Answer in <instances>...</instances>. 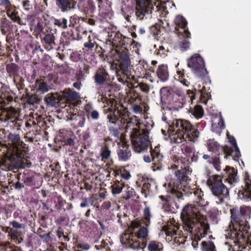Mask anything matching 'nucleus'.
<instances>
[{"label": "nucleus", "instance_id": "obj_27", "mask_svg": "<svg viewBox=\"0 0 251 251\" xmlns=\"http://www.w3.org/2000/svg\"><path fill=\"white\" fill-rule=\"evenodd\" d=\"M62 36L68 40L66 41L67 44H69L70 41L81 40V37H79L78 33L77 26L69 27L62 32Z\"/></svg>", "mask_w": 251, "mask_h": 251}, {"label": "nucleus", "instance_id": "obj_13", "mask_svg": "<svg viewBox=\"0 0 251 251\" xmlns=\"http://www.w3.org/2000/svg\"><path fill=\"white\" fill-rule=\"evenodd\" d=\"M207 183L212 194L217 197L221 202H223L224 199L229 196L228 189L223 183L221 176L214 175L210 176Z\"/></svg>", "mask_w": 251, "mask_h": 251}, {"label": "nucleus", "instance_id": "obj_53", "mask_svg": "<svg viewBox=\"0 0 251 251\" xmlns=\"http://www.w3.org/2000/svg\"><path fill=\"white\" fill-rule=\"evenodd\" d=\"M53 24L59 28L66 29L67 28L68 20L65 18L54 19Z\"/></svg>", "mask_w": 251, "mask_h": 251}, {"label": "nucleus", "instance_id": "obj_40", "mask_svg": "<svg viewBox=\"0 0 251 251\" xmlns=\"http://www.w3.org/2000/svg\"><path fill=\"white\" fill-rule=\"evenodd\" d=\"M163 25L164 23L163 21L159 20V25L155 24L154 25L151 26L150 28V31L151 33L152 34L153 36H154L155 38H157V40H158V38H160L161 35V31L160 26H161L163 27V28H165Z\"/></svg>", "mask_w": 251, "mask_h": 251}, {"label": "nucleus", "instance_id": "obj_45", "mask_svg": "<svg viewBox=\"0 0 251 251\" xmlns=\"http://www.w3.org/2000/svg\"><path fill=\"white\" fill-rule=\"evenodd\" d=\"M87 117L88 118H91L94 120H97L100 118V114L96 110H94L93 107L89 105H87L85 107Z\"/></svg>", "mask_w": 251, "mask_h": 251}, {"label": "nucleus", "instance_id": "obj_12", "mask_svg": "<svg viewBox=\"0 0 251 251\" xmlns=\"http://www.w3.org/2000/svg\"><path fill=\"white\" fill-rule=\"evenodd\" d=\"M34 32L40 36L43 46L46 50H50L56 48L55 38L51 32V29L46 27L43 22H39L37 23Z\"/></svg>", "mask_w": 251, "mask_h": 251}, {"label": "nucleus", "instance_id": "obj_28", "mask_svg": "<svg viewBox=\"0 0 251 251\" xmlns=\"http://www.w3.org/2000/svg\"><path fill=\"white\" fill-rule=\"evenodd\" d=\"M227 138L229 142L232 146V148L228 147V148L232 151L231 154H229V156L232 157V159L235 161H238L239 157L241 156V153L239 149L237 146L235 138L227 133Z\"/></svg>", "mask_w": 251, "mask_h": 251}, {"label": "nucleus", "instance_id": "obj_43", "mask_svg": "<svg viewBox=\"0 0 251 251\" xmlns=\"http://www.w3.org/2000/svg\"><path fill=\"white\" fill-rule=\"evenodd\" d=\"M25 99L26 102L29 104H34L39 103L42 100V97L39 96L38 93L34 94H26Z\"/></svg>", "mask_w": 251, "mask_h": 251}, {"label": "nucleus", "instance_id": "obj_5", "mask_svg": "<svg viewBox=\"0 0 251 251\" xmlns=\"http://www.w3.org/2000/svg\"><path fill=\"white\" fill-rule=\"evenodd\" d=\"M106 92L102 93L101 96V100L103 103H106L107 106L104 105V111L106 115L107 118L109 122L122 125L126 124V129L128 127V123L131 121L133 117L129 118L128 111H121L118 109L117 104V101L111 98H108L106 96Z\"/></svg>", "mask_w": 251, "mask_h": 251}, {"label": "nucleus", "instance_id": "obj_49", "mask_svg": "<svg viewBox=\"0 0 251 251\" xmlns=\"http://www.w3.org/2000/svg\"><path fill=\"white\" fill-rule=\"evenodd\" d=\"M22 181L28 186H32L35 184V177L34 176L26 175L22 174Z\"/></svg>", "mask_w": 251, "mask_h": 251}, {"label": "nucleus", "instance_id": "obj_37", "mask_svg": "<svg viewBox=\"0 0 251 251\" xmlns=\"http://www.w3.org/2000/svg\"><path fill=\"white\" fill-rule=\"evenodd\" d=\"M202 158L207 160V162L209 164H213L214 167L217 171L221 170L220 158L217 156H212L211 157L208 154H204L202 156Z\"/></svg>", "mask_w": 251, "mask_h": 251}, {"label": "nucleus", "instance_id": "obj_58", "mask_svg": "<svg viewBox=\"0 0 251 251\" xmlns=\"http://www.w3.org/2000/svg\"><path fill=\"white\" fill-rule=\"evenodd\" d=\"M181 149L182 152L187 156H190L195 150L194 147L185 144L181 146Z\"/></svg>", "mask_w": 251, "mask_h": 251}, {"label": "nucleus", "instance_id": "obj_24", "mask_svg": "<svg viewBox=\"0 0 251 251\" xmlns=\"http://www.w3.org/2000/svg\"><path fill=\"white\" fill-rule=\"evenodd\" d=\"M69 119L71 122V126L75 128L83 127L86 121L85 114L82 111L71 113Z\"/></svg>", "mask_w": 251, "mask_h": 251}, {"label": "nucleus", "instance_id": "obj_14", "mask_svg": "<svg viewBox=\"0 0 251 251\" xmlns=\"http://www.w3.org/2000/svg\"><path fill=\"white\" fill-rule=\"evenodd\" d=\"M187 61L188 67L197 77L203 78L207 75L204 60L199 54L192 55Z\"/></svg>", "mask_w": 251, "mask_h": 251}, {"label": "nucleus", "instance_id": "obj_11", "mask_svg": "<svg viewBox=\"0 0 251 251\" xmlns=\"http://www.w3.org/2000/svg\"><path fill=\"white\" fill-rule=\"evenodd\" d=\"M5 142L9 146L7 151L11 154L16 153L26 157V154L28 151V147L22 141L18 134L9 133L6 137Z\"/></svg>", "mask_w": 251, "mask_h": 251}, {"label": "nucleus", "instance_id": "obj_7", "mask_svg": "<svg viewBox=\"0 0 251 251\" xmlns=\"http://www.w3.org/2000/svg\"><path fill=\"white\" fill-rule=\"evenodd\" d=\"M160 101L162 108L164 104L168 103L174 110H178L182 108L184 104V95L182 92L176 87H162L160 90Z\"/></svg>", "mask_w": 251, "mask_h": 251}, {"label": "nucleus", "instance_id": "obj_15", "mask_svg": "<svg viewBox=\"0 0 251 251\" xmlns=\"http://www.w3.org/2000/svg\"><path fill=\"white\" fill-rule=\"evenodd\" d=\"M150 155H145L144 160L147 163L152 162L151 168L153 171H160L162 170L164 156L160 153V146H156L152 149L151 147Z\"/></svg>", "mask_w": 251, "mask_h": 251}, {"label": "nucleus", "instance_id": "obj_18", "mask_svg": "<svg viewBox=\"0 0 251 251\" xmlns=\"http://www.w3.org/2000/svg\"><path fill=\"white\" fill-rule=\"evenodd\" d=\"M175 32L178 36L191 38V33L187 27V22L181 15H177L175 20Z\"/></svg>", "mask_w": 251, "mask_h": 251}, {"label": "nucleus", "instance_id": "obj_29", "mask_svg": "<svg viewBox=\"0 0 251 251\" xmlns=\"http://www.w3.org/2000/svg\"><path fill=\"white\" fill-rule=\"evenodd\" d=\"M179 225L175 221L168 223L166 226H163V229L165 232L166 236H170L172 238L177 235L179 229Z\"/></svg>", "mask_w": 251, "mask_h": 251}, {"label": "nucleus", "instance_id": "obj_47", "mask_svg": "<svg viewBox=\"0 0 251 251\" xmlns=\"http://www.w3.org/2000/svg\"><path fill=\"white\" fill-rule=\"evenodd\" d=\"M149 251H163V246L160 242L157 241H151L148 246Z\"/></svg>", "mask_w": 251, "mask_h": 251}, {"label": "nucleus", "instance_id": "obj_48", "mask_svg": "<svg viewBox=\"0 0 251 251\" xmlns=\"http://www.w3.org/2000/svg\"><path fill=\"white\" fill-rule=\"evenodd\" d=\"M13 82L18 89L19 93L22 94L24 91L25 92L26 89H25V80L23 77L19 76L13 79Z\"/></svg>", "mask_w": 251, "mask_h": 251}, {"label": "nucleus", "instance_id": "obj_4", "mask_svg": "<svg viewBox=\"0 0 251 251\" xmlns=\"http://www.w3.org/2000/svg\"><path fill=\"white\" fill-rule=\"evenodd\" d=\"M114 57L119 63V69L116 71V77L118 81L128 88L132 86L131 80L136 81L135 76L131 74V61L127 48L115 49Z\"/></svg>", "mask_w": 251, "mask_h": 251}, {"label": "nucleus", "instance_id": "obj_36", "mask_svg": "<svg viewBox=\"0 0 251 251\" xmlns=\"http://www.w3.org/2000/svg\"><path fill=\"white\" fill-rule=\"evenodd\" d=\"M45 101L48 106L57 107L59 104V100L57 95L52 93H50L46 95L45 98Z\"/></svg>", "mask_w": 251, "mask_h": 251}, {"label": "nucleus", "instance_id": "obj_61", "mask_svg": "<svg viewBox=\"0 0 251 251\" xmlns=\"http://www.w3.org/2000/svg\"><path fill=\"white\" fill-rule=\"evenodd\" d=\"M117 142V140H113L110 137L106 136L103 138V142L102 146H107L108 149H110V146L111 144L113 146L115 145V143Z\"/></svg>", "mask_w": 251, "mask_h": 251}, {"label": "nucleus", "instance_id": "obj_6", "mask_svg": "<svg viewBox=\"0 0 251 251\" xmlns=\"http://www.w3.org/2000/svg\"><path fill=\"white\" fill-rule=\"evenodd\" d=\"M191 174V171L189 168L185 167L177 170L175 173L176 178L168 183V191L174 195L178 202L183 200L181 191H185V189L187 187L188 181L191 180L189 177Z\"/></svg>", "mask_w": 251, "mask_h": 251}, {"label": "nucleus", "instance_id": "obj_3", "mask_svg": "<svg viewBox=\"0 0 251 251\" xmlns=\"http://www.w3.org/2000/svg\"><path fill=\"white\" fill-rule=\"evenodd\" d=\"M151 127L148 123L144 124L139 121L138 117L134 116L131 121L128 123V127L126 129L127 132L130 131V138L131 140L133 151L137 153H141L148 150L151 142L149 139V134L151 130Z\"/></svg>", "mask_w": 251, "mask_h": 251}, {"label": "nucleus", "instance_id": "obj_9", "mask_svg": "<svg viewBox=\"0 0 251 251\" xmlns=\"http://www.w3.org/2000/svg\"><path fill=\"white\" fill-rule=\"evenodd\" d=\"M148 235V230L146 227H141L137 233L132 232H126L120 237L122 244L126 248L134 250L142 249L139 239L143 241L146 239Z\"/></svg>", "mask_w": 251, "mask_h": 251}, {"label": "nucleus", "instance_id": "obj_19", "mask_svg": "<svg viewBox=\"0 0 251 251\" xmlns=\"http://www.w3.org/2000/svg\"><path fill=\"white\" fill-rule=\"evenodd\" d=\"M208 150L212 153V155L219 157L220 154H224L225 158H227L232 151L227 146H221L217 141L214 140H209L207 142Z\"/></svg>", "mask_w": 251, "mask_h": 251}, {"label": "nucleus", "instance_id": "obj_46", "mask_svg": "<svg viewBox=\"0 0 251 251\" xmlns=\"http://www.w3.org/2000/svg\"><path fill=\"white\" fill-rule=\"evenodd\" d=\"M13 101V97L8 92L2 93L0 96V104L1 106H6Z\"/></svg>", "mask_w": 251, "mask_h": 251}, {"label": "nucleus", "instance_id": "obj_25", "mask_svg": "<svg viewBox=\"0 0 251 251\" xmlns=\"http://www.w3.org/2000/svg\"><path fill=\"white\" fill-rule=\"evenodd\" d=\"M18 110L12 106L2 109L0 114V121L12 122L17 117Z\"/></svg>", "mask_w": 251, "mask_h": 251}, {"label": "nucleus", "instance_id": "obj_56", "mask_svg": "<svg viewBox=\"0 0 251 251\" xmlns=\"http://www.w3.org/2000/svg\"><path fill=\"white\" fill-rule=\"evenodd\" d=\"M201 246L202 251H216L215 246L212 241L208 243L203 241L201 242Z\"/></svg>", "mask_w": 251, "mask_h": 251}, {"label": "nucleus", "instance_id": "obj_35", "mask_svg": "<svg viewBox=\"0 0 251 251\" xmlns=\"http://www.w3.org/2000/svg\"><path fill=\"white\" fill-rule=\"evenodd\" d=\"M224 171L227 174L228 176L226 179L230 184L237 182V171L233 167L226 166L224 169Z\"/></svg>", "mask_w": 251, "mask_h": 251}, {"label": "nucleus", "instance_id": "obj_39", "mask_svg": "<svg viewBox=\"0 0 251 251\" xmlns=\"http://www.w3.org/2000/svg\"><path fill=\"white\" fill-rule=\"evenodd\" d=\"M100 155L101 160L104 162H108L111 159V151L107 146H102L100 150Z\"/></svg>", "mask_w": 251, "mask_h": 251}, {"label": "nucleus", "instance_id": "obj_38", "mask_svg": "<svg viewBox=\"0 0 251 251\" xmlns=\"http://www.w3.org/2000/svg\"><path fill=\"white\" fill-rule=\"evenodd\" d=\"M189 112L196 119L201 118L204 115V110L202 106L195 105L194 107H190Z\"/></svg>", "mask_w": 251, "mask_h": 251}, {"label": "nucleus", "instance_id": "obj_22", "mask_svg": "<svg viewBox=\"0 0 251 251\" xmlns=\"http://www.w3.org/2000/svg\"><path fill=\"white\" fill-rule=\"evenodd\" d=\"M58 137L62 143L63 146H69L72 149L75 148V142L74 141L75 135L72 131L62 129L59 130Z\"/></svg>", "mask_w": 251, "mask_h": 251}, {"label": "nucleus", "instance_id": "obj_23", "mask_svg": "<svg viewBox=\"0 0 251 251\" xmlns=\"http://www.w3.org/2000/svg\"><path fill=\"white\" fill-rule=\"evenodd\" d=\"M119 148L117 151L118 160L120 161H127L131 157L132 153L129 146L126 142H123L121 145V142H119Z\"/></svg>", "mask_w": 251, "mask_h": 251}, {"label": "nucleus", "instance_id": "obj_8", "mask_svg": "<svg viewBox=\"0 0 251 251\" xmlns=\"http://www.w3.org/2000/svg\"><path fill=\"white\" fill-rule=\"evenodd\" d=\"M168 131L172 134L171 140L174 143H182L186 131L191 127L190 121L183 119H174L168 123Z\"/></svg>", "mask_w": 251, "mask_h": 251}, {"label": "nucleus", "instance_id": "obj_63", "mask_svg": "<svg viewBox=\"0 0 251 251\" xmlns=\"http://www.w3.org/2000/svg\"><path fill=\"white\" fill-rule=\"evenodd\" d=\"M54 209L55 210H59L61 209L62 206L64 205L65 201L62 198L61 196H59L57 198V201H54Z\"/></svg>", "mask_w": 251, "mask_h": 251}, {"label": "nucleus", "instance_id": "obj_54", "mask_svg": "<svg viewBox=\"0 0 251 251\" xmlns=\"http://www.w3.org/2000/svg\"><path fill=\"white\" fill-rule=\"evenodd\" d=\"M128 166H124L121 167L120 168V170H121V173H120V177L121 178L127 180L130 179L131 177L130 174V171L128 169Z\"/></svg>", "mask_w": 251, "mask_h": 251}, {"label": "nucleus", "instance_id": "obj_10", "mask_svg": "<svg viewBox=\"0 0 251 251\" xmlns=\"http://www.w3.org/2000/svg\"><path fill=\"white\" fill-rule=\"evenodd\" d=\"M27 159L25 157L7 151L6 153L0 158V169L9 171L18 168H24L26 166Z\"/></svg>", "mask_w": 251, "mask_h": 251}, {"label": "nucleus", "instance_id": "obj_59", "mask_svg": "<svg viewBox=\"0 0 251 251\" xmlns=\"http://www.w3.org/2000/svg\"><path fill=\"white\" fill-rule=\"evenodd\" d=\"M22 174L19 173L16 175V178L18 179V181L14 183L13 181H11L12 186L14 187V188L16 190H21L24 187V183L20 182V180H22L21 177Z\"/></svg>", "mask_w": 251, "mask_h": 251}, {"label": "nucleus", "instance_id": "obj_16", "mask_svg": "<svg viewBox=\"0 0 251 251\" xmlns=\"http://www.w3.org/2000/svg\"><path fill=\"white\" fill-rule=\"evenodd\" d=\"M159 0H136L135 15L137 19H143L146 14L151 13Z\"/></svg>", "mask_w": 251, "mask_h": 251}, {"label": "nucleus", "instance_id": "obj_21", "mask_svg": "<svg viewBox=\"0 0 251 251\" xmlns=\"http://www.w3.org/2000/svg\"><path fill=\"white\" fill-rule=\"evenodd\" d=\"M205 125L206 122L203 121H201L200 123H197L196 125L191 124V127H190V129H189L188 131H186L184 136L183 141L193 143L198 141L200 134V131L198 128L200 126L204 127Z\"/></svg>", "mask_w": 251, "mask_h": 251}, {"label": "nucleus", "instance_id": "obj_44", "mask_svg": "<svg viewBox=\"0 0 251 251\" xmlns=\"http://www.w3.org/2000/svg\"><path fill=\"white\" fill-rule=\"evenodd\" d=\"M152 186L156 187L155 183L152 179H148L144 182L141 192L144 195L145 198L148 196L147 192L151 191V187Z\"/></svg>", "mask_w": 251, "mask_h": 251}, {"label": "nucleus", "instance_id": "obj_57", "mask_svg": "<svg viewBox=\"0 0 251 251\" xmlns=\"http://www.w3.org/2000/svg\"><path fill=\"white\" fill-rule=\"evenodd\" d=\"M79 184L81 192L82 193H84V190L87 192H91L93 188L92 182H81Z\"/></svg>", "mask_w": 251, "mask_h": 251}, {"label": "nucleus", "instance_id": "obj_51", "mask_svg": "<svg viewBox=\"0 0 251 251\" xmlns=\"http://www.w3.org/2000/svg\"><path fill=\"white\" fill-rule=\"evenodd\" d=\"M36 86L37 87L36 93L39 95L41 93L47 92L49 90V86L45 82H36Z\"/></svg>", "mask_w": 251, "mask_h": 251}, {"label": "nucleus", "instance_id": "obj_2", "mask_svg": "<svg viewBox=\"0 0 251 251\" xmlns=\"http://www.w3.org/2000/svg\"><path fill=\"white\" fill-rule=\"evenodd\" d=\"M236 211H238L236 208L230 209L231 224L225 234L226 238L233 240L235 244L240 242V239L245 238V234H247L250 229L247 221L251 217L250 209L247 207L242 206L240 209V214H237Z\"/></svg>", "mask_w": 251, "mask_h": 251}, {"label": "nucleus", "instance_id": "obj_50", "mask_svg": "<svg viewBox=\"0 0 251 251\" xmlns=\"http://www.w3.org/2000/svg\"><path fill=\"white\" fill-rule=\"evenodd\" d=\"M7 15L15 22H18L21 20L18 15V12L15 9V7H13L12 6L7 10Z\"/></svg>", "mask_w": 251, "mask_h": 251}, {"label": "nucleus", "instance_id": "obj_34", "mask_svg": "<svg viewBox=\"0 0 251 251\" xmlns=\"http://www.w3.org/2000/svg\"><path fill=\"white\" fill-rule=\"evenodd\" d=\"M156 74L161 81H166L169 76L167 66L163 64L159 65L157 69Z\"/></svg>", "mask_w": 251, "mask_h": 251}, {"label": "nucleus", "instance_id": "obj_32", "mask_svg": "<svg viewBox=\"0 0 251 251\" xmlns=\"http://www.w3.org/2000/svg\"><path fill=\"white\" fill-rule=\"evenodd\" d=\"M159 198L161 200L162 209L164 211L175 213V208L173 206V202L171 201L169 197L161 195L159 196Z\"/></svg>", "mask_w": 251, "mask_h": 251}, {"label": "nucleus", "instance_id": "obj_55", "mask_svg": "<svg viewBox=\"0 0 251 251\" xmlns=\"http://www.w3.org/2000/svg\"><path fill=\"white\" fill-rule=\"evenodd\" d=\"M56 235L58 241L61 242H68L70 240L68 235L64 234V230L61 227H59L56 231Z\"/></svg>", "mask_w": 251, "mask_h": 251}, {"label": "nucleus", "instance_id": "obj_60", "mask_svg": "<svg viewBox=\"0 0 251 251\" xmlns=\"http://www.w3.org/2000/svg\"><path fill=\"white\" fill-rule=\"evenodd\" d=\"M184 38L185 39L179 43V47L182 51H185L189 49L190 45V42L188 40L189 38Z\"/></svg>", "mask_w": 251, "mask_h": 251}, {"label": "nucleus", "instance_id": "obj_41", "mask_svg": "<svg viewBox=\"0 0 251 251\" xmlns=\"http://www.w3.org/2000/svg\"><path fill=\"white\" fill-rule=\"evenodd\" d=\"M125 186L124 182L122 181H120L118 180H116L114 181V183L111 186L112 194L116 195L121 193Z\"/></svg>", "mask_w": 251, "mask_h": 251}, {"label": "nucleus", "instance_id": "obj_20", "mask_svg": "<svg viewBox=\"0 0 251 251\" xmlns=\"http://www.w3.org/2000/svg\"><path fill=\"white\" fill-rule=\"evenodd\" d=\"M93 79L96 85H110V75L108 71L103 67H100L97 69L93 76Z\"/></svg>", "mask_w": 251, "mask_h": 251}, {"label": "nucleus", "instance_id": "obj_26", "mask_svg": "<svg viewBox=\"0 0 251 251\" xmlns=\"http://www.w3.org/2000/svg\"><path fill=\"white\" fill-rule=\"evenodd\" d=\"M62 12L71 11L75 8L76 1L75 0H53Z\"/></svg>", "mask_w": 251, "mask_h": 251}, {"label": "nucleus", "instance_id": "obj_64", "mask_svg": "<svg viewBox=\"0 0 251 251\" xmlns=\"http://www.w3.org/2000/svg\"><path fill=\"white\" fill-rule=\"evenodd\" d=\"M22 6L25 10L30 11L33 9V6L29 0H23L22 2Z\"/></svg>", "mask_w": 251, "mask_h": 251}, {"label": "nucleus", "instance_id": "obj_62", "mask_svg": "<svg viewBox=\"0 0 251 251\" xmlns=\"http://www.w3.org/2000/svg\"><path fill=\"white\" fill-rule=\"evenodd\" d=\"M135 192L134 190L130 188V187H127L126 189V193L123 195V198L124 199L126 200H129L131 198H132L134 197V196L135 195Z\"/></svg>", "mask_w": 251, "mask_h": 251}, {"label": "nucleus", "instance_id": "obj_17", "mask_svg": "<svg viewBox=\"0 0 251 251\" xmlns=\"http://www.w3.org/2000/svg\"><path fill=\"white\" fill-rule=\"evenodd\" d=\"M108 40L112 42L116 49H126L132 43L135 42L133 39L122 35L119 31L108 32Z\"/></svg>", "mask_w": 251, "mask_h": 251}, {"label": "nucleus", "instance_id": "obj_31", "mask_svg": "<svg viewBox=\"0 0 251 251\" xmlns=\"http://www.w3.org/2000/svg\"><path fill=\"white\" fill-rule=\"evenodd\" d=\"M20 67L14 63H8L6 65V71L8 76L13 79L20 76Z\"/></svg>", "mask_w": 251, "mask_h": 251}, {"label": "nucleus", "instance_id": "obj_30", "mask_svg": "<svg viewBox=\"0 0 251 251\" xmlns=\"http://www.w3.org/2000/svg\"><path fill=\"white\" fill-rule=\"evenodd\" d=\"M46 124V122L44 120L42 116L35 114L29 118L25 123V126L27 127H31L32 126H37L40 127L44 128Z\"/></svg>", "mask_w": 251, "mask_h": 251}, {"label": "nucleus", "instance_id": "obj_42", "mask_svg": "<svg viewBox=\"0 0 251 251\" xmlns=\"http://www.w3.org/2000/svg\"><path fill=\"white\" fill-rule=\"evenodd\" d=\"M35 233L39 235L45 243L51 242L53 240V238L51 236V231L46 233L45 231L41 227H39Z\"/></svg>", "mask_w": 251, "mask_h": 251}, {"label": "nucleus", "instance_id": "obj_1", "mask_svg": "<svg viewBox=\"0 0 251 251\" xmlns=\"http://www.w3.org/2000/svg\"><path fill=\"white\" fill-rule=\"evenodd\" d=\"M194 194L197 197L196 203L186 205L182 210L180 218L183 229L194 236L192 245L196 249L198 241L207 234L209 225L206 216L201 212L204 211V207L208 203L203 198V192L198 189L194 191Z\"/></svg>", "mask_w": 251, "mask_h": 251}, {"label": "nucleus", "instance_id": "obj_52", "mask_svg": "<svg viewBox=\"0 0 251 251\" xmlns=\"http://www.w3.org/2000/svg\"><path fill=\"white\" fill-rule=\"evenodd\" d=\"M178 78L179 81L183 85L188 86L190 84V82L187 79L188 76L185 75L184 70L177 71Z\"/></svg>", "mask_w": 251, "mask_h": 251}, {"label": "nucleus", "instance_id": "obj_33", "mask_svg": "<svg viewBox=\"0 0 251 251\" xmlns=\"http://www.w3.org/2000/svg\"><path fill=\"white\" fill-rule=\"evenodd\" d=\"M62 97L67 102H72L79 98L78 93L70 89H65L62 92Z\"/></svg>", "mask_w": 251, "mask_h": 251}]
</instances>
